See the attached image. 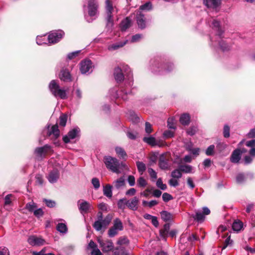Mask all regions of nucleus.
I'll list each match as a JSON object with an SVG mask.
<instances>
[{
    "instance_id": "obj_43",
    "label": "nucleus",
    "mask_w": 255,
    "mask_h": 255,
    "mask_svg": "<svg viewBox=\"0 0 255 255\" xmlns=\"http://www.w3.org/2000/svg\"><path fill=\"white\" fill-rule=\"evenodd\" d=\"M67 116L65 114H62L60 116L59 118V125L62 127H65L66 126L67 121Z\"/></svg>"
},
{
    "instance_id": "obj_63",
    "label": "nucleus",
    "mask_w": 255,
    "mask_h": 255,
    "mask_svg": "<svg viewBox=\"0 0 255 255\" xmlns=\"http://www.w3.org/2000/svg\"><path fill=\"white\" fill-rule=\"evenodd\" d=\"M128 181L130 186H133L135 185V178L132 175H129L128 178Z\"/></svg>"
},
{
    "instance_id": "obj_17",
    "label": "nucleus",
    "mask_w": 255,
    "mask_h": 255,
    "mask_svg": "<svg viewBox=\"0 0 255 255\" xmlns=\"http://www.w3.org/2000/svg\"><path fill=\"white\" fill-rule=\"evenodd\" d=\"M27 242L32 246H41L45 244V241L41 237L32 235L28 237Z\"/></svg>"
},
{
    "instance_id": "obj_4",
    "label": "nucleus",
    "mask_w": 255,
    "mask_h": 255,
    "mask_svg": "<svg viewBox=\"0 0 255 255\" xmlns=\"http://www.w3.org/2000/svg\"><path fill=\"white\" fill-rule=\"evenodd\" d=\"M150 67L152 72L156 74H162L164 72H168L173 68V65L171 63L162 65L159 60H151Z\"/></svg>"
},
{
    "instance_id": "obj_25",
    "label": "nucleus",
    "mask_w": 255,
    "mask_h": 255,
    "mask_svg": "<svg viewBox=\"0 0 255 255\" xmlns=\"http://www.w3.org/2000/svg\"><path fill=\"white\" fill-rule=\"evenodd\" d=\"M128 42V40H126L124 41H121L116 43L112 44L110 45L108 49L110 51H114L120 48L123 47Z\"/></svg>"
},
{
    "instance_id": "obj_56",
    "label": "nucleus",
    "mask_w": 255,
    "mask_h": 255,
    "mask_svg": "<svg viewBox=\"0 0 255 255\" xmlns=\"http://www.w3.org/2000/svg\"><path fill=\"white\" fill-rule=\"evenodd\" d=\"M127 201L125 199H120L118 202V206L119 208L124 209L125 208Z\"/></svg>"
},
{
    "instance_id": "obj_46",
    "label": "nucleus",
    "mask_w": 255,
    "mask_h": 255,
    "mask_svg": "<svg viewBox=\"0 0 255 255\" xmlns=\"http://www.w3.org/2000/svg\"><path fill=\"white\" fill-rule=\"evenodd\" d=\"M156 186L158 188H160L162 190H165L167 188V186L165 184H163L162 179L159 178L156 181Z\"/></svg>"
},
{
    "instance_id": "obj_30",
    "label": "nucleus",
    "mask_w": 255,
    "mask_h": 255,
    "mask_svg": "<svg viewBox=\"0 0 255 255\" xmlns=\"http://www.w3.org/2000/svg\"><path fill=\"white\" fill-rule=\"evenodd\" d=\"M125 179L124 177H121L113 182L114 187L117 189H119L125 185Z\"/></svg>"
},
{
    "instance_id": "obj_28",
    "label": "nucleus",
    "mask_w": 255,
    "mask_h": 255,
    "mask_svg": "<svg viewBox=\"0 0 255 255\" xmlns=\"http://www.w3.org/2000/svg\"><path fill=\"white\" fill-rule=\"evenodd\" d=\"M190 121V117L188 114H183L181 115L180 118V123L184 126H187L189 125Z\"/></svg>"
},
{
    "instance_id": "obj_24",
    "label": "nucleus",
    "mask_w": 255,
    "mask_h": 255,
    "mask_svg": "<svg viewBox=\"0 0 255 255\" xmlns=\"http://www.w3.org/2000/svg\"><path fill=\"white\" fill-rule=\"evenodd\" d=\"M131 20L129 17H126L124 19L121 24L120 28L122 31H126L128 27L131 26Z\"/></svg>"
},
{
    "instance_id": "obj_5",
    "label": "nucleus",
    "mask_w": 255,
    "mask_h": 255,
    "mask_svg": "<svg viewBox=\"0 0 255 255\" xmlns=\"http://www.w3.org/2000/svg\"><path fill=\"white\" fill-rule=\"evenodd\" d=\"M49 89L55 97H59L61 99L67 98V92L65 90L61 89L55 80H52L49 85Z\"/></svg>"
},
{
    "instance_id": "obj_16",
    "label": "nucleus",
    "mask_w": 255,
    "mask_h": 255,
    "mask_svg": "<svg viewBox=\"0 0 255 255\" xmlns=\"http://www.w3.org/2000/svg\"><path fill=\"white\" fill-rule=\"evenodd\" d=\"M80 128L78 127H75L71 129L67 135L63 136V140L66 143H69L71 139H73L77 136H78L80 134Z\"/></svg>"
},
{
    "instance_id": "obj_39",
    "label": "nucleus",
    "mask_w": 255,
    "mask_h": 255,
    "mask_svg": "<svg viewBox=\"0 0 255 255\" xmlns=\"http://www.w3.org/2000/svg\"><path fill=\"white\" fill-rule=\"evenodd\" d=\"M182 172L180 170L179 168L173 170L171 173V176L173 178L179 179L181 178L182 174Z\"/></svg>"
},
{
    "instance_id": "obj_62",
    "label": "nucleus",
    "mask_w": 255,
    "mask_h": 255,
    "mask_svg": "<svg viewBox=\"0 0 255 255\" xmlns=\"http://www.w3.org/2000/svg\"><path fill=\"white\" fill-rule=\"evenodd\" d=\"M142 37V35L139 34H137L133 35L131 39V42H136L138 41Z\"/></svg>"
},
{
    "instance_id": "obj_8",
    "label": "nucleus",
    "mask_w": 255,
    "mask_h": 255,
    "mask_svg": "<svg viewBox=\"0 0 255 255\" xmlns=\"http://www.w3.org/2000/svg\"><path fill=\"white\" fill-rule=\"evenodd\" d=\"M87 11L89 16L97 17L98 14L99 3L97 0H87Z\"/></svg>"
},
{
    "instance_id": "obj_19",
    "label": "nucleus",
    "mask_w": 255,
    "mask_h": 255,
    "mask_svg": "<svg viewBox=\"0 0 255 255\" xmlns=\"http://www.w3.org/2000/svg\"><path fill=\"white\" fill-rule=\"evenodd\" d=\"M139 200L137 197H134L129 200L126 202V205L128 208L132 211H136L138 208V203Z\"/></svg>"
},
{
    "instance_id": "obj_38",
    "label": "nucleus",
    "mask_w": 255,
    "mask_h": 255,
    "mask_svg": "<svg viewBox=\"0 0 255 255\" xmlns=\"http://www.w3.org/2000/svg\"><path fill=\"white\" fill-rule=\"evenodd\" d=\"M243 223L241 221H235L232 225V229L234 231L239 232L243 228Z\"/></svg>"
},
{
    "instance_id": "obj_53",
    "label": "nucleus",
    "mask_w": 255,
    "mask_h": 255,
    "mask_svg": "<svg viewBox=\"0 0 255 255\" xmlns=\"http://www.w3.org/2000/svg\"><path fill=\"white\" fill-rule=\"evenodd\" d=\"M43 202L45 203L46 205L49 208L54 207L56 205L55 202L51 200L44 199H43Z\"/></svg>"
},
{
    "instance_id": "obj_52",
    "label": "nucleus",
    "mask_w": 255,
    "mask_h": 255,
    "mask_svg": "<svg viewBox=\"0 0 255 255\" xmlns=\"http://www.w3.org/2000/svg\"><path fill=\"white\" fill-rule=\"evenodd\" d=\"M92 184L95 189H98L100 186V181L98 178L95 177L92 179Z\"/></svg>"
},
{
    "instance_id": "obj_41",
    "label": "nucleus",
    "mask_w": 255,
    "mask_h": 255,
    "mask_svg": "<svg viewBox=\"0 0 255 255\" xmlns=\"http://www.w3.org/2000/svg\"><path fill=\"white\" fill-rule=\"evenodd\" d=\"M114 255H128V254L126 252L124 248L120 247L116 248L114 252Z\"/></svg>"
},
{
    "instance_id": "obj_50",
    "label": "nucleus",
    "mask_w": 255,
    "mask_h": 255,
    "mask_svg": "<svg viewBox=\"0 0 255 255\" xmlns=\"http://www.w3.org/2000/svg\"><path fill=\"white\" fill-rule=\"evenodd\" d=\"M129 244L128 240L126 237H121L117 241V244L119 245H128Z\"/></svg>"
},
{
    "instance_id": "obj_3",
    "label": "nucleus",
    "mask_w": 255,
    "mask_h": 255,
    "mask_svg": "<svg viewBox=\"0 0 255 255\" xmlns=\"http://www.w3.org/2000/svg\"><path fill=\"white\" fill-rule=\"evenodd\" d=\"M209 21H208V23H209ZM209 24L212 27L214 30L216 31V35L218 36V43L220 48L223 51L228 50L230 49V46L223 40L222 39V35L224 31L220 27L219 22L214 19L212 20L211 25H210V24Z\"/></svg>"
},
{
    "instance_id": "obj_55",
    "label": "nucleus",
    "mask_w": 255,
    "mask_h": 255,
    "mask_svg": "<svg viewBox=\"0 0 255 255\" xmlns=\"http://www.w3.org/2000/svg\"><path fill=\"white\" fill-rule=\"evenodd\" d=\"M230 128L228 125H225L224 127V129H223V134L224 136L226 138H228L230 136Z\"/></svg>"
},
{
    "instance_id": "obj_59",
    "label": "nucleus",
    "mask_w": 255,
    "mask_h": 255,
    "mask_svg": "<svg viewBox=\"0 0 255 255\" xmlns=\"http://www.w3.org/2000/svg\"><path fill=\"white\" fill-rule=\"evenodd\" d=\"M169 184L171 186L176 187V186H178L179 182H178L177 179L172 178L169 180Z\"/></svg>"
},
{
    "instance_id": "obj_42",
    "label": "nucleus",
    "mask_w": 255,
    "mask_h": 255,
    "mask_svg": "<svg viewBox=\"0 0 255 255\" xmlns=\"http://www.w3.org/2000/svg\"><path fill=\"white\" fill-rule=\"evenodd\" d=\"M36 204L33 201L27 203L25 206L26 209L31 212H33L35 209H36Z\"/></svg>"
},
{
    "instance_id": "obj_48",
    "label": "nucleus",
    "mask_w": 255,
    "mask_h": 255,
    "mask_svg": "<svg viewBox=\"0 0 255 255\" xmlns=\"http://www.w3.org/2000/svg\"><path fill=\"white\" fill-rule=\"evenodd\" d=\"M198 130L196 126H192L187 130V133L191 136L194 135Z\"/></svg>"
},
{
    "instance_id": "obj_9",
    "label": "nucleus",
    "mask_w": 255,
    "mask_h": 255,
    "mask_svg": "<svg viewBox=\"0 0 255 255\" xmlns=\"http://www.w3.org/2000/svg\"><path fill=\"white\" fill-rule=\"evenodd\" d=\"M210 214V209L207 207H204L202 208V210H199L196 211L195 214L192 215V217L195 220L201 223L204 221L205 216Z\"/></svg>"
},
{
    "instance_id": "obj_20",
    "label": "nucleus",
    "mask_w": 255,
    "mask_h": 255,
    "mask_svg": "<svg viewBox=\"0 0 255 255\" xmlns=\"http://www.w3.org/2000/svg\"><path fill=\"white\" fill-rule=\"evenodd\" d=\"M243 151H241V149H237L235 150L231 156V161L234 163H238L241 159V155Z\"/></svg>"
},
{
    "instance_id": "obj_34",
    "label": "nucleus",
    "mask_w": 255,
    "mask_h": 255,
    "mask_svg": "<svg viewBox=\"0 0 255 255\" xmlns=\"http://www.w3.org/2000/svg\"><path fill=\"white\" fill-rule=\"evenodd\" d=\"M113 227L117 229L120 231H122L124 229L123 223L121 220L119 218H116L114 220Z\"/></svg>"
},
{
    "instance_id": "obj_60",
    "label": "nucleus",
    "mask_w": 255,
    "mask_h": 255,
    "mask_svg": "<svg viewBox=\"0 0 255 255\" xmlns=\"http://www.w3.org/2000/svg\"><path fill=\"white\" fill-rule=\"evenodd\" d=\"M34 215L37 217H40L43 215V212L41 208L36 209L33 212Z\"/></svg>"
},
{
    "instance_id": "obj_21",
    "label": "nucleus",
    "mask_w": 255,
    "mask_h": 255,
    "mask_svg": "<svg viewBox=\"0 0 255 255\" xmlns=\"http://www.w3.org/2000/svg\"><path fill=\"white\" fill-rule=\"evenodd\" d=\"M59 177V173L56 169L51 171L47 176L49 182L51 183H54L57 182Z\"/></svg>"
},
{
    "instance_id": "obj_58",
    "label": "nucleus",
    "mask_w": 255,
    "mask_h": 255,
    "mask_svg": "<svg viewBox=\"0 0 255 255\" xmlns=\"http://www.w3.org/2000/svg\"><path fill=\"white\" fill-rule=\"evenodd\" d=\"M215 146L214 145H210L206 150V155L210 156L212 155L214 153Z\"/></svg>"
},
{
    "instance_id": "obj_45",
    "label": "nucleus",
    "mask_w": 255,
    "mask_h": 255,
    "mask_svg": "<svg viewBox=\"0 0 255 255\" xmlns=\"http://www.w3.org/2000/svg\"><path fill=\"white\" fill-rule=\"evenodd\" d=\"M152 8V4L150 2H146L139 7V10H149Z\"/></svg>"
},
{
    "instance_id": "obj_37",
    "label": "nucleus",
    "mask_w": 255,
    "mask_h": 255,
    "mask_svg": "<svg viewBox=\"0 0 255 255\" xmlns=\"http://www.w3.org/2000/svg\"><path fill=\"white\" fill-rule=\"evenodd\" d=\"M143 140L151 146H155L156 144L155 138L153 136L144 137Z\"/></svg>"
},
{
    "instance_id": "obj_6",
    "label": "nucleus",
    "mask_w": 255,
    "mask_h": 255,
    "mask_svg": "<svg viewBox=\"0 0 255 255\" xmlns=\"http://www.w3.org/2000/svg\"><path fill=\"white\" fill-rule=\"evenodd\" d=\"M106 10L107 13V27L109 28V30H111L114 23L112 15L114 8L110 0H106Z\"/></svg>"
},
{
    "instance_id": "obj_12",
    "label": "nucleus",
    "mask_w": 255,
    "mask_h": 255,
    "mask_svg": "<svg viewBox=\"0 0 255 255\" xmlns=\"http://www.w3.org/2000/svg\"><path fill=\"white\" fill-rule=\"evenodd\" d=\"M94 66L90 60L85 59L80 63V70L82 74H90L93 71Z\"/></svg>"
},
{
    "instance_id": "obj_47",
    "label": "nucleus",
    "mask_w": 255,
    "mask_h": 255,
    "mask_svg": "<svg viewBox=\"0 0 255 255\" xmlns=\"http://www.w3.org/2000/svg\"><path fill=\"white\" fill-rule=\"evenodd\" d=\"M167 126L170 129H175V119L174 118L171 117L169 118L167 120Z\"/></svg>"
},
{
    "instance_id": "obj_22",
    "label": "nucleus",
    "mask_w": 255,
    "mask_h": 255,
    "mask_svg": "<svg viewBox=\"0 0 255 255\" xmlns=\"http://www.w3.org/2000/svg\"><path fill=\"white\" fill-rule=\"evenodd\" d=\"M203 3L208 8H216L221 3V0H203Z\"/></svg>"
},
{
    "instance_id": "obj_13",
    "label": "nucleus",
    "mask_w": 255,
    "mask_h": 255,
    "mask_svg": "<svg viewBox=\"0 0 255 255\" xmlns=\"http://www.w3.org/2000/svg\"><path fill=\"white\" fill-rule=\"evenodd\" d=\"M98 242L100 244V247L103 252H109L114 249V244L112 241L109 240H103L98 238Z\"/></svg>"
},
{
    "instance_id": "obj_49",
    "label": "nucleus",
    "mask_w": 255,
    "mask_h": 255,
    "mask_svg": "<svg viewBox=\"0 0 255 255\" xmlns=\"http://www.w3.org/2000/svg\"><path fill=\"white\" fill-rule=\"evenodd\" d=\"M246 177L243 173H239L236 176V182L239 184L243 183Z\"/></svg>"
},
{
    "instance_id": "obj_40",
    "label": "nucleus",
    "mask_w": 255,
    "mask_h": 255,
    "mask_svg": "<svg viewBox=\"0 0 255 255\" xmlns=\"http://www.w3.org/2000/svg\"><path fill=\"white\" fill-rule=\"evenodd\" d=\"M47 38L45 36H38L36 38V43L39 45L47 44Z\"/></svg>"
},
{
    "instance_id": "obj_44",
    "label": "nucleus",
    "mask_w": 255,
    "mask_h": 255,
    "mask_svg": "<svg viewBox=\"0 0 255 255\" xmlns=\"http://www.w3.org/2000/svg\"><path fill=\"white\" fill-rule=\"evenodd\" d=\"M119 231H120L119 230L115 228V227L113 226L109 229L108 231V236L110 238H113L118 234Z\"/></svg>"
},
{
    "instance_id": "obj_1",
    "label": "nucleus",
    "mask_w": 255,
    "mask_h": 255,
    "mask_svg": "<svg viewBox=\"0 0 255 255\" xmlns=\"http://www.w3.org/2000/svg\"><path fill=\"white\" fill-rule=\"evenodd\" d=\"M123 71H124L125 74L127 75L128 82L125 88H123L121 89L119 93H118L117 90L116 89H112L110 90V94L112 99L121 98L124 100H127L128 99V95L131 93V91L130 89L132 85L133 78L130 69L128 65L124 66L123 69L119 67L115 69L114 73L115 79L117 82L123 81L124 79Z\"/></svg>"
},
{
    "instance_id": "obj_14",
    "label": "nucleus",
    "mask_w": 255,
    "mask_h": 255,
    "mask_svg": "<svg viewBox=\"0 0 255 255\" xmlns=\"http://www.w3.org/2000/svg\"><path fill=\"white\" fill-rule=\"evenodd\" d=\"M51 150V146L46 144L42 147H39L35 148L34 153L37 159H43L48 151Z\"/></svg>"
},
{
    "instance_id": "obj_51",
    "label": "nucleus",
    "mask_w": 255,
    "mask_h": 255,
    "mask_svg": "<svg viewBox=\"0 0 255 255\" xmlns=\"http://www.w3.org/2000/svg\"><path fill=\"white\" fill-rule=\"evenodd\" d=\"M137 185L139 187H144L146 186L147 184V182L146 180L144 179V178L143 177H140L137 181Z\"/></svg>"
},
{
    "instance_id": "obj_31",
    "label": "nucleus",
    "mask_w": 255,
    "mask_h": 255,
    "mask_svg": "<svg viewBox=\"0 0 255 255\" xmlns=\"http://www.w3.org/2000/svg\"><path fill=\"white\" fill-rule=\"evenodd\" d=\"M112 186L110 184H107L104 187L103 193L105 196L108 198H111L112 197Z\"/></svg>"
},
{
    "instance_id": "obj_11",
    "label": "nucleus",
    "mask_w": 255,
    "mask_h": 255,
    "mask_svg": "<svg viewBox=\"0 0 255 255\" xmlns=\"http://www.w3.org/2000/svg\"><path fill=\"white\" fill-rule=\"evenodd\" d=\"M45 132L47 136H51V138L54 139L57 138L60 135V131L57 125H53L51 128L50 125H48L43 130L44 133Z\"/></svg>"
},
{
    "instance_id": "obj_23",
    "label": "nucleus",
    "mask_w": 255,
    "mask_h": 255,
    "mask_svg": "<svg viewBox=\"0 0 255 255\" xmlns=\"http://www.w3.org/2000/svg\"><path fill=\"white\" fill-rule=\"evenodd\" d=\"M59 77L64 82H70L72 80L71 76L69 72L66 69H63L61 71Z\"/></svg>"
},
{
    "instance_id": "obj_29",
    "label": "nucleus",
    "mask_w": 255,
    "mask_h": 255,
    "mask_svg": "<svg viewBox=\"0 0 255 255\" xmlns=\"http://www.w3.org/2000/svg\"><path fill=\"white\" fill-rule=\"evenodd\" d=\"M159 166L162 169H166L168 168V161L163 155L160 156L159 159Z\"/></svg>"
},
{
    "instance_id": "obj_57",
    "label": "nucleus",
    "mask_w": 255,
    "mask_h": 255,
    "mask_svg": "<svg viewBox=\"0 0 255 255\" xmlns=\"http://www.w3.org/2000/svg\"><path fill=\"white\" fill-rule=\"evenodd\" d=\"M172 196L169 193H164L162 194V199L165 202H167L169 201L172 200Z\"/></svg>"
},
{
    "instance_id": "obj_18",
    "label": "nucleus",
    "mask_w": 255,
    "mask_h": 255,
    "mask_svg": "<svg viewBox=\"0 0 255 255\" xmlns=\"http://www.w3.org/2000/svg\"><path fill=\"white\" fill-rule=\"evenodd\" d=\"M136 21L138 26L140 29L145 27L146 23L144 19V15L141 11H138L136 13Z\"/></svg>"
},
{
    "instance_id": "obj_7",
    "label": "nucleus",
    "mask_w": 255,
    "mask_h": 255,
    "mask_svg": "<svg viewBox=\"0 0 255 255\" xmlns=\"http://www.w3.org/2000/svg\"><path fill=\"white\" fill-rule=\"evenodd\" d=\"M111 221V217L108 216L104 219H103L102 215L98 217V220L96 221L93 225V227L97 231H101L103 228H106Z\"/></svg>"
},
{
    "instance_id": "obj_32",
    "label": "nucleus",
    "mask_w": 255,
    "mask_h": 255,
    "mask_svg": "<svg viewBox=\"0 0 255 255\" xmlns=\"http://www.w3.org/2000/svg\"><path fill=\"white\" fill-rule=\"evenodd\" d=\"M115 151L119 157L122 158H125L127 156V154L124 149L120 146L115 147Z\"/></svg>"
},
{
    "instance_id": "obj_2",
    "label": "nucleus",
    "mask_w": 255,
    "mask_h": 255,
    "mask_svg": "<svg viewBox=\"0 0 255 255\" xmlns=\"http://www.w3.org/2000/svg\"><path fill=\"white\" fill-rule=\"evenodd\" d=\"M104 162L108 169L118 174L121 173L126 168L124 163L120 162L116 158L110 156L105 157Z\"/></svg>"
},
{
    "instance_id": "obj_61",
    "label": "nucleus",
    "mask_w": 255,
    "mask_h": 255,
    "mask_svg": "<svg viewBox=\"0 0 255 255\" xmlns=\"http://www.w3.org/2000/svg\"><path fill=\"white\" fill-rule=\"evenodd\" d=\"M163 137L166 138H168L173 136V132L170 130H165L163 133Z\"/></svg>"
},
{
    "instance_id": "obj_36",
    "label": "nucleus",
    "mask_w": 255,
    "mask_h": 255,
    "mask_svg": "<svg viewBox=\"0 0 255 255\" xmlns=\"http://www.w3.org/2000/svg\"><path fill=\"white\" fill-rule=\"evenodd\" d=\"M169 229H170L169 224H168V223L165 224L164 225L163 229L160 231V236L164 238L166 237L167 236L168 232H169Z\"/></svg>"
},
{
    "instance_id": "obj_54",
    "label": "nucleus",
    "mask_w": 255,
    "mask_h": 255,
    "mask_svg": "<svg viewBox=\"0 0 255 255\" xmlns=\"http://www.w3.org/2000/svg\"><path fill=\"white\" fill-rule=\"evenodd\" d=\"M148 172L150 177L153 180H154L157 178V173L152 168H148Z\"/></svg>"
},
{
    "instance_id": "obj_27",
    "label": "nucleus",
    "mask_w": 255,
    "mask_h": 255,
    "mask_svg": "<svg viewBox=\"0 0 255 255\" xmlns=\"http://www.w3.org/2000/svg\"><path fill=\"white\" fill-rule=\"evenodd\" d=\"M56 230L61 234L64 235L68 232V228L65 223H59L56 226Z\"/></svg>"
},
{
    "instance_id": "obj_35",
    "label": "nucleus",
    "mask_w": 255,
    "mask_h": 255,
    "mask_svg": "<svg viewBox=\"0 0 255 255\" xmlns=\"http://www.w3.org/2000/svg\"><path fill=\"white\" fill-rule=\"evenodd\" d=\"M136 165L137 166L138 171L140 173V174L141 175L146 170L145 164L144 163H143L142 162L137 161L136 162Z\"/></svg>"
},
{
    "instance_id": "obj_10",
    "label": "nucleus",
    "mask_w": 255,
    "mask_h": 255,
    "mask_svg": "<svg viewBox=\"0 0 255 255\" xmlns=\"http://www.w3.org/2000/svg\"><path fill=\"white\" fill-rule=\"evenodd\" d=\"M64 35V32L60 30L51 31L48 37V43L55 44L60 41Z\"/></svg>"
},
{
    "instance_id": "obj_33",
    "label": "nucleus",
    "mask_w": 255,
    "mask_h": 255,
    "mask_svg": "<svg viewBox=\"0 0 255 255\" xmlns=\"http://www.w3.org/2000/svg\"><path fill=\"white\" fill-rule=\"evenodd\" d=\"M160 215L162 219L165 222L169 221L172 218V215L170 213L166 211H161L160 212Z\"/></svg>"
},
{
    "instance_id": "obj_64",
    "label": "nucleus",
    "mask_w": 255,
    "mask_h": 255,
    "mask_svg": "<svg viewBox=\"0 0 255 255\" xmlns=\"http://www.w3.org/2000/svg\"><path fill=\"white\" fill-rule=\"evenodd\" d=\"M246 145L248 147H251L252 148H255V139H252L247 141Z\"/></svg>"
},
{
    "instance_id": "obj_15",
    "label": "nucleus",
    "mask_w": 255,
    "mask_h": 255,
    "mask_svg": "<svg viewBox=\"0 0 255 255\" xmlns=\"http://www.w3.org/2000/svg\"><path fill=\"white\" fill-rule=\"evenodd\" d=\"M78 209L80 213L82 214H86L90 212L93 207L92 205L88 202L85 200H79L77 202Z\"/></svg>"
},
{
    "instance_id": "obj_26",
    "label": "nucleus",
    "mask_w": 255,
    "mask_h": 255,
    "mask_svg": "<svg viewBox=\"0 0 255 255\" xmlns=\"http://www.w3.org/2000/svg\"><path fill=\"white\" fill-rule=\"evenodd\" d=\"M180 170L185 173H193L194 172L193 166L190 165L184 164L179 166Z\"/></svg>"
}]
</instances>
